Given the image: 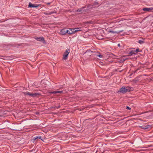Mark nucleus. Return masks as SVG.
<instances>
[{"label": "nucleus", "instance_id": "2eb2a0df", "mask_svg": "<svg viewBox=\"0 0 153 153\" xmlns=\"http://www.w3.org/2000/svg\"><path fill=\"white\" fill-rule=\"evenodd\" d=\"M56 12L54 11H52L50 12H45L44 14L47 15H51V14L55 13Z\"/></svg>", "mask_w": 153, "mask_h": 153}, {"label": "nucleus", "instance_id": "ddd939ff", "mask_svg": "<svg viewBox=\"0 0 153 153\" xmlns=\"http://www.w3.org/2000/svg\"><path fill=\"white\" fill-rule=\"evenodd\" d=\"M123 31V30H121L120 31H114L113 30H110L109 31V32L111 33H117L118 34L119 33L122 32Z\"/></svg>", "mask_w": 153, "mask_h": 153}, {"label": "nucleus", "instance_id": "4468645a", "mask_svg": "<svg viewBox=\"0 0 153 153\" xmlns=\"http://www.w3.org/2000/svg\"><path fill=\"white\" fill-rule=\"evenodd\" d=\"M129 55H128V56H131L133 54H136L135 52H134V50H132L130 51L128 53Z\"/></svg>", "mask_w": 153, "mask_h": 153}, {"label": "nucleus", "instance_id": "39448f33", "mask_svg": "<svg viewBox=\"0 0 153 153\" xmlns=\"http://www.w3.org/2000/svg\"><path fill=\"white\" fill-rule=\"evenodd\" d=\"M35 39L36 40H37L38 41H42V42L44 44H45L46 43V42L45 40V39L42 36V37H36V38H35Z\"/></svg>", "mask_w": 153, "mask_h": 153}, {"label": "nucleus", "instance_id": "412c9836", "mask_svg": "<svg viewBox=\"0 0 153 153\" xmlns=\"http://www.w3.org/2000/svg\"><path fill=\"white\" fill-rule=\"evenodd\" d=\"M86 23L92 24L93 23V22L92 21H89L86 22Z\"/></svg>", "mask_w": 153, "mask_h": 153}, {"label": "nucleus", "instance_id": "cd10ccee", "mask_svg": "<svg viewBox=\"0 0 153 153\" xmlns=\"http://www.w3.org/2000/svg\"><path fill=\"white\" fill-rule=\"evenodd\" d=\"M61 106L60 105H59L58 107L56 106V109L60 108V107Z\"/></svg>", "mask_w": 153, "mask_h": 153}, {"label": "nucleus", "instance_id": "bb28decb", "mask_svg": "<svg viewBox=\"0 0 153 153\" xmlns=\"http://www.w3.org/2000/svg\"><path fill=\"white\" fill-rule=\"evenodd\" d=\"M122 60L123 62H124V61H126V60H125L124 58H122Z\"/></svg>", "mask_w": 153, "mask_h": 153}, {"label": "nucleus", "instance_id": "6ab92c4d", "mask_svg": "<svg viewBox=\"0 0 153 153\" xmlns=\"http://www.w3.org/2000/svg\"><path fill=\"white\" fill-rule=\"evenodd\" d=\"M84 7H83L82 8L79 9L77 10V12H84L83 11V9L84 8Z\"/></svg>", "mask_w": 153, "mask_h": 153}, {"label": "nucleus", "instance_id": "c85d7f7f", "mask_svg": "<svg viewBox=\"0 0 153 153\" xmlns=\"http://www.w3.org/2000/svg\"><path fill=\"white\" fill-rule=\"evenodd\" d=\"M98 4V3L97 2H95L94 4V5H96V4Z\"/></svg>", "mask_w": 153, "mask_h": 153}, {"label": "nucleus", "instance_id": "2f4dec72", "mask_svg": "<svg viewBox=\"0 0 153 153\" xmlns=\"http://www.w3.org/2000/svg\"><path fill=\"white\" fill-rule=\"evenodd\" d=\"M125 60H126V59H128V58H124Z\"/></svg>", "mask_w": 153, "mask_h": 153}, {"label": "nucleus", "instance_id": "c756f323", "mask_svg": "<svg viewBox=\"0 0 153 153\" xmlns=\"http://www.w3.org/2000/svg\"><path fill=\"white\" fill-rule=\"evenodd\" d=\"M133 59H135V60H136L137 58L135 57H134V58H133Z\"/></svg>", "mask_w": 153, "mask_h": 153}, {"label": "nucleus", "instance_id": "dca6fc26", "mask_svg": "<svg viewBox=\"0 0 153 153\" xmlns=\"http://www.w3.org/2000/svg\"><path fill=\"white\" fill-rule=\"evenodd\" d=\"M81 28V27L75 28H74V33L77 32L78 31H81V30L80 29Z\"/></svg>", "mask_w": 153, "mask_h": 153}, {"label": "nucleus", "instance_id": "aec40b11", "mask_svg": "<svg viewBox=\"0 0 153 153\" xmlns=\"http://www.w3.org/2000/svg\"><path fill=\"white\" fill-rule=\"evenodd\" d=\"M139 51V48H137L135 50H134V52L136 54Z\"/></svg>", "mask_w": 153, "mask_h": 153}, {"label": "nucleus", "instance_id": "423d86ee", "mask_svg": "<svg viewBox=\"0 0 153 153\" xmlns=\"http://www.w3.org/2000/svg\"><path fill=\"white\" fill-rule=\"evenodd\" d=\"M67 32V30L65 28H64L61 30L60 34L62 35H66Z\"/></svg>", "mask_w": 153, "mask_h": 153}, {"label": "nucleus", "instance_id": "393cba45", "mask_svg": "<svg viewBox=\"0 0 153 153\" xmlns=\"http://www.w3.org/2000/svg\"><path fill=\"white\" fill-rule=\"evenodd\" d=\"M133 82H137V80L136 79H135L133 80Z\"/></svg>", "mask_w": 153, "mask_h": 153}, {"label": "nucleus", "instance_id": "c9c22d12", "mask_svg": "<svg viewBox=\"0 0 153 153\" xmlns=\"http://www.w3.org/2000/svg\"><path fill=\"white\" fill-rule=\"evenodd\" d=\"M48 4H50V3H48Z\"/></svg>", "mask_w": 153, "mask_h": 153}, {"label": "nucleus", "instance_id": "a211bd4d", "mask_svg": "<svg viewBox=\"0 0 153 153\" xmlns=\"http://www.w3.org/2000/svg\"><path fill=\"white\" fill-rule=\"evenodd\" d=\"M1 46H2V47H4L5 46H13V45L12 44H8L7 45H6V44H3V45H1Z\"/></svg>", "mask_w": 153, "mask_h": 153}, {"label": "nucleus", "instance_id": "4be33fe9", "mask_svg": "<svg viewBox=\"0 0 153 153\" xmlns=\"http://www.w3.org/2000/svg\"><path fill=\"white\" fill-rule=\"evenodd\" d=\"M51 108L53 109H56V106H52L51 107Z\"/></svg>", "mask_w": 153, "mask_h": 153}, {"label": "nucleus", "instance_id": "7ed1b4c3", "mask_svg": "<svg viewBox=\"0 0 153 153\" xmlns=\"http://www.w3.org/2000/svg\"><path fill=\"white\" fill-rule=\"evenodd\" d=\"M94 51H92L90 50H87L85 53H84V55H85V56L86 57L87 59H89L90 58V56L94 55V53L92 54V53H94Z\"/></svg>", "mask_w": 153, "mask_h": 153}, {"label": "nucleus", "instance_id": "f3484780", "mask_svg": "<svg viewBox=\"0 0 153 153\" xmlns=\"http://www.w3.org/2000/svg\"><path fill=\"white\" fill-rule=\"evenodd\" d=\"M138 42L140 44H143L145 43L144 39L139 40Z\"/></svg>", "mask_w": 153, "mask_h": 153}, {"label": "nucleus", "instance_id": "f03ea898", "mask_svg": "<svg viewBox=\"0 0 153 153\" xmlns=\"http://www.w3.org/2000/svg\"><path fill=\"white\" fill-rule=\"evenodd\" d=\"M25 95H29L32 97H35L40 95V94L38 93H30L28 91L23 92Z\"/></svg>", "mask_w": 153, "mask_h": 153}, {"label": "nucleus", "instance_id": "7c9ffc66", "mask_svg": "<svg viewBox=\"0 0 153 153\" xmlns=\"http://www.w3.org/2000/svg\"><path fill=\"white\" fill-rule=\"evenodd\" d=\"M118 46H119V47H120V44H118Z\"/></svg>", "mask_w": 153, "mask_h": 153}, {"label": "nucleus", "instance_id": "1a4fd4ad", "mask_svg": "<svg viewBox=\"0 0 153 153\" xmlns=\"http://www.w3.org/2000/svg\"><path fill=\"white\" fill-rule=\"evenodd\" d=\"M74 33V29H69L67 30V33L68 34L71 35Z\"/></svg>", "mask_w": 153, "mask_h": 153}, {"label": "nucleus", "instance_id": "473e14b6", "mask_svg": "<svg viewBox=\"0 0 153 153\" xmlns=\"http://www.w3.org/2000/svg\"><path fill=\"white\" fill-rule=\"evenodd\" d=\"M122 71V70L120 71H119V72H121Z\"/></svg>", "mask_w": 153, "mask_h": 153}, {"label": "nucleus", "instance_id": "f257e3e1", "mask_svg": "<svg viewBox=\"0 0 153 153\" xmlns=\"http://www.w3.org/2000/svg\"><path fill=\"white\" fill-rule=\"evenodd\" d=\"M132 89H133L132 87H130L129 86L126 87L123 86L119 89L118 92L122 93H126L127 92L130 91L132 90Z\"/></svg>", "mask_w": 153, "mask_h": 153}, {"label": "nucleus", "instance_id": "5701e85b", "mask_svg": "<svg viewBox=\"0 0 153 153\" xmlns=\"http://www.w3.org/2000/svg\"><path fill=\"white\" fill-rule=\"evenodd\" d=\"M126 109H128L129 110H131V108H130V107H129V106H126Z\"/></svg>", "mask_w": 153, "mask_h": 153}, {"label": "nucleus", "instance_id": "9b49d317", "mask_svg": "<svg viewBox=\"0 0 153 153\" xmlns=\"http://www.w3.org/2000/svg\"><path fill=\"white\" fill-rule=\"evenodd\" d=\"M153 10V7L144 8L143 9V10L145 11H149Z\"/></svg>", "mask_w": 153, "mask_h": 153}, {"label": "nucleus", "instance_id": "a878e982", "mask_svg": "<svg viewBox=\"0 0 153 153\" xmlns=\"http://www.w3.org/2000/svg\"><path fill=\"white\" fill-rule=\"evenodd\" d=\"M41 136H39V137H38V138H39V139H41L42 140H43L42 139H41Z\"/></svg>", "mask_w": 153, "mask_h": 153}, {"label": "nucleus", "instance_id": "f8f14e48", "mask_svg": "<svg viewBox=\"0 0 153 153\" xmlns=\"http://www.w3.org/2000/svg\"><path fill=\"white\" fill-rule=\"evenodd\" d=\"M51 94H56L57 93H59V94H62L63 93V92L62 91H53L51 92Z\"/></svg>", "mask_w": 153, "mask_h": 153}, {"label": "nucleus", "instance_id": "b1692460", "mask_svg": "<svg viewBox=\"0 0 153 153\" xmlns=\"http://www.w3.org/2000/svg\"><path fill=\"white\" fill-rule=\"evenodd\" d=\"M38 138V136H36V137H34L33 140H35L36 139Z\"/></svg>", "mask_w": 153, "mask_h": 153}, {"label": "nucleus", "instance_id": "9d476101", "mask_svg": "<svg viewBox=\"0 0 153 153\" xmlns=\"http://www.w3.org/2000/svg\"><path fill=\"white\" fill-rule=\"evenodd\" d=\"M94 56H98L100 58H102V56L101 55L100 53V54L98 55V53L99 52H98L94 51Z\"/></svg>", "mask_w": 153, "mask_h": 153}, {"label": "nucleus", "instance_id": "0eeeda50", "mask_svg": "<svg viewBox=\"0 0 153 153\" xmlns=\"http://www.w3.org/2000/svg\"><path fill=\"white\" fill-rule=\"evenodd\" d=\"M140 127L141 128L143 129L144 130H146L147 129H151V126L150 125H143L142 126H140Z\"/></svg>", "mask_w": 153, "mask_h": 153}, {"label": "nucleus", "instance_id": "72a5a7b5", "mask_svg": "<svg viewBox=\"0 0 153 153\" xmlns=\"http://www.w3.org/2000/svg\"><path fill=\"white\" fill-rule=\"evenodd\" d=\"M136 71H136H136H134V73L136 72Z\"/></svg>", "mask_w": 153, "mask_h": 153}, {"label": "nucleus", "instance_id": "20e7f679", "mask_svg": "<svg viewBox=\"0 0 153 153\" xmlns=\"http://www.w3.org/2000/svg\"><path fill=\"white\" fill-rule=\"evenodd\" d=\"M70 52V49H67L65 51L63 55V59L66 60L67 59L68 55L69 53Z\"/></svg>", "mask_w": 153, "mask_h": 153}, {"label": "nucleus", "instance_id": "f704fd0d", "mask_svg": "<svg viewBox=\"0 0 153 153\" xmlns=\"http://www.w3.org/2000/svg\"><path fill=\"white\" fill-rule=\"evenodd\" d=\"M132 74H130V76H131L132 75Z\"/></svg>", "mask_w": 153, "mask_h": 153}, {"label": "nucleus", "instance_id": "6e6552de", "mask_svg": "<svg viewBox=\"0 0 153 153\" xmlns=\"http://www.w3.org/2000/svg\"><path fill=\"white\" fill-rule=\"evenodd\" d=\"M39 6V5L36 4H33L30 2L28 5V7L30 8L37 7Z\"/></svg>", "mask_w": 153, "mask_h": 153}]
</instances>
